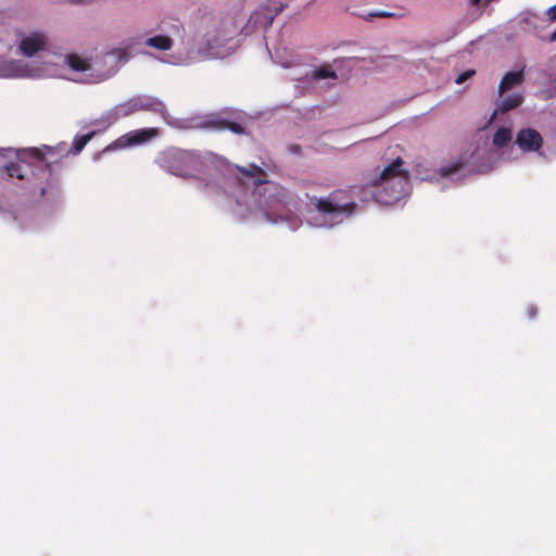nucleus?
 Returning <instances> with one entry per match:
<instances>
[{
  "instance_id": "1",
  "label": "nucleus",
  "mask_w": 556,
  "mask_h": 556,
  "mask_svg": "<svg viewBox=\"0 0 556 556\" xmlns=\"http://www.w3.org/2000/svg\"><path fill=\"white\" fill-rule=\"evenodd\" d=\"M159 166L176 176L189 177L200 165V156L194 151L169 148L160 153Z\"/></svg>"
},
{
  "instance_id": "2",
  "label": "nucleus",
  "mask_w": 556,
  "mask_h": 556,
  "mask_svg": "<svg viewBox=\"0 0 556 556\" xmlns=\"http://www.w3.org/2000/svg\"><path fill=\"white\" fill-rule=\"evenodd\" d=\"M315 207L324 216H330L336 223H341L344 217L354 214L357 204L354 201H345L344 191H333L327 198H315Z\"/></svg>"
},
{
  "instance_id": "3",
  "label": "nucleus",
  "mask_w": 556,
  "mask_h": 556,
  "mask_svg": "<svg viewBox=\"0 0 556 556\" xmlns=\"http://www.w3.org/2000/svg\"><path fill=\"white\" fill-rule=\"evenodd\" d=\"M138 111H149L156 113L164 118L167 115V110L164 102L151 96H139L118 106V112L123 116H127Z\"/></svg>"
},
{
  "instance_id": "4",
  "label": "nucleus",
  "mask_w": 556,
  "mask_h": 556,
  "mask_svg": "<svg viewBox=\"0 0 556 556\" xmlns=\"http://www.w3.org/2000/svg\"><path fill=\"white\" fill-rule=\"evenodd\" d=\"M402 165L403 160L396 157L391 164L386 166L378 176L372 177L370 184L372 186H380L397 179V182L403 187L407 184L408 173L402 168Z\"/></svg>"
},
{
  "instance_id": "5",
  "label": "nucleus",
  "mask_w": 556,
  "mask_h": 556,
  "mask_svg": "<svg viewBox=\"0 0 556 556\" xmlns=\"http://www.w3.org/2000/svg\"><path fill=\"white\" fill-rule=\"evenodd\" d=\"M159 136L157 128H141L129 131L116 140V144L121 148L134 147L146 143Z\"/></svg>"
},
{
  "instance_id": "6",
  "label": "nucleus",
  "mask_w": 556,
  "mask_h": 556,
  "mask_svg": "<svg viewBox=\"0 0 556 556\" xmlns=\"http://www.w3.org/2000/svg\"><path fill=\"white\" fill-rule=\"evenodd\" d=\"M515 143L523 152L538 151L543 146V138L538 130L523 128L517 134Z\"/></svg>"
},
{
  "instance_id": "7",
  "label": "nucleus",
  "mask_w": 556,
  "mask_h": 556,
  "mask_svg": "<svg viewBox=\"0 0 556 556\" xmlns=\"http://www.w3.org/2000/svg\"><path fill=\"white\" fill-rule=\"evenodd\" d=\"M47 42V36L43 33L36 31L24 37L20 42L18 49L23 55L30 58L43 50Z\"/></svg>"
},
{
  "instance_id": "8",
  "label": "nucleus",
  "mask_w": 556,
  "mask_h": 556,
  "mask_svg": "<svg viewBox=\"0 0 556 556\" xmlns=\"http://www.w3.org/2000/svg\"><path fill=\"white\" fill-rule=\"evenodd\" d=\"M204 125L205 127L214 130H230L236 135L245 134L244 127L240 123L231 121L219 114L208 116L204 122Z\"/></svg>"
},
{
  "instance_id": "9",
  "label": "nucleus",
  "mask_w": 556,
  "mask_h": 556,
  "mask_svg": "<svg viewBox=\"0 0 556 556\" xmlns=\"http://www.w3.org/2000/svg\"><path fill=\"white\" fill-rule=\"evenodd\" d=\"M522 80V71L508 72L507 74H505V76L502 78L500 83V93H504L505 91L511 89L513 87L520 85Z\"/></svg>"
},
{
  "instance_id": "10",
  "label": "nucleus",
  "mask_w": 556,
  "mask_h": 556,
  "mask_svg": "<svg viewBox=\"0 0 556 556\" xmlns=\"http://www.w3.org/2000/svg\"><path fill=\"white\" fill-rule=\"evenodd\" d=\"M237 169L244 176L256 177L254 181L256 185H263L267 182V179L265 178V170L257 165L251 164L249 167L237 166Z\"/></svg>"
},
{
  "instance_id": "11",
  "label": "nucleus",
  "mask_w": 556,
  "mask_h": 556,
  "mask_svg": "<svg viewBox=\"0 0 556 556\" xmlns=\"http://www.w3.org/2000/svg\"><path fill=\"white\" fill-rule=\"evenodd\" d=\"M25 178V170L23 166L18 163H10L4 166H0V178Z\"/></svg>"
},
{
  "instance_id": "12",
  "label": "nucleus",
  "mask_w": 556,
  "mask_h": 556,
  "mask_svg": "<svg viewBox=\"0 0 556 556\" xmlns=\"http://www.w3.org/2000/svg\"><path fill=\"white\" fill-rule=\"evenodd\" d=\"M146 46L160 51H167L173 47V40L165 35H157L146 40Z\"/></svg>"
},
{
  "instance_id": "13",
  "label": "nucleus",
  "mask_w": 556,
  "mask_h": 556,
  "mask_svg": "<svg viewBox=\"0 0 556 556\" xmlns=\"http://www.w3.org/2000/svg\"><path fill=\"white\" fill-rule=\"evenodd\" d=\"M523 98L519 93L510 94L504 98L498 104L496 112L506 113L521 105Z\"/></svg>"
},
{
  "instance_id": "14",
  "label": "nucleus",
  "mask_w": 556,
  "mask_h": 556,
  "mask_svg": "<svg viewBox=\"0 0 556 556\" xmlns=\"http://www.w3.org/2000/svg\"><path fill=\"white\" fill-rule=\"evenodd\" d=\"M205 43L208 51H213L219 47H224L228 41V36L224 31L217 30L216 35H211L206 33L204 35Z\"/></svg>"
},
{
  "instance_id": "15",
  "label": "nucleus",
  "mask_w": 556,
  "mask_h": 556,
  "mask_svg": "<svg viewBox=\"0 0 556 556\" xmlns=\"http://www.w3.org/2000/svg\"><path fill=\"white\" fill-rule=\"evenodd\" d=\"M67 65L75 72H86L90 68L89 60L84 59L75 53L66 55Z\"/></svg>"
},
{
  "instance_id": "16",
  "label": "nucleus",
  "mask_w": 556,
  "mask_h": 556,
  "mask_svg": "<svg viewBox=\"0 0 556 556\" xmlns=\"http://www.w3.org/2000/svg\"><path fill=\"white\" fill-rule=\"evenodd\" d=\"M511 140V131L508 128H498L493 136V144L497 148L507 146Z\"/></svg>"
},
{
  "instance_id": "17",
  "label": "nucleus",
  "mask_w": 556,
  "mask_h": 556,
  "mask_svg": "<svg viewBox=\"0 0 556 556\" xmlns=\"http://www.w3.org/2000/svg\"><path fill=\"white\" fill-rule=\"evenodd\" d=\"M94 134V131H91L80 137H76L73 141L72 148L70 149V153L74 155L80 153L86 144L92 139Z\"/></svg>"
},
{
  "instance_id": "18",
  "label": "nucleus",
  "mask_w": 556,
  "mask_h": 556,
  "mask_svg": "<svg viewBox=\"0 0 556 556\" xmlns=\"http://www.w3.org/2000/svg\"><path fill=\"white\" fill-rule=\"evenodd\" d=\"M313 78L314 79H327V78H337V74L334 71H331L329 68H326V67H320V68H317L316 71H314L313 73Z\"/></svg>"
},
{
  "instance_id": "19",
  "label": "nucleus",
  "mask_w": 556,
  "mask_h": 556,
  "mask_svg": "<svg viewBox=\"0 0 556 556\" xmlns=\"http://www.w3.org/2000/svg\"><path fill=\"white\" fill-rule=\"evenodd\" d=\"M462 168V165L458 163H454L452 165L445 166L441 168V174L443 176H451L456 174Z\"/></svg>"
},
{
  "instance_id": "20",
  "label": "nucleus",
  "mask_w": 556,
  "mask_h": 556,
  "mask_svg": "<svg viewBox=\"0 0 556 556\" xmlns=\"http://www.w3.org/2000/svg\"><path fill=\"white\" fill-rule=\"evenodd\" d=\"M395 14L393 12H389V11H376V12H370L368 14V16L366 17V20L370 21L372 17H394Z\"/></svg>"
},
{
  "instance_id": "21",
  "label": "nucleus",
  "mask_w": 556,
  "mask_h": 556,
  "mask_svg": "<svg viewBox=\"0 0 556 556\" xmlns=\"http://www.w3.org/2000/svg\"><path fill=\"white\" fill-rule=\"evenodd\" d=\"M473 74H475L473 70H467L456 77L455 83L457 85H460V84L465 83L467 79L471 78L473 76Z\"/></svg>"
},
{
  "instance_id": "22",
  "label": "nucleus",
  "mask_w": 556,
  "mask_h": 556,
  "mask_svg": "<svg viewBox=\"0 0 556 556\" xmlns=\"http://www.w3.org/2000/svg\"><path fill=\"white\" fill-rule=\"evenodd\" d=\"M539 314V309L535 305L531 304V305H528L527 309H526V315L529 319H534Z\"/></svg>"
},
{
  "instance_id": "23",
  "label": "nucleus",
  "mask_w": 556,
  "mask_h": 556,
  "mask_svg": "<svg viewBox=\"0 0 556 556\" xmlns=\"http://www.w3.org/2000/svg\"><path fill=\"white\" fill-rule=\"evenodd\" d=\"M285 7H286L285 4L280 3L278 7H275V8H274L275 13H274V14H271V15L269 16L268 25H270V24H271V22H273L274 17H275L279 12H281V11L285 9Z\"/></svg>"
},
{
  "instance_id": "24",
  "label": "nucleus",
  "mask_w": 556,
  "mask_h": 556,
  "mask_svg": "<svg viewBox=\"0 0 556 556\" xmlns=\"http://www.w3.org/2000/svg\"><path fill=\"white\" fill-rule=\"evenodd\" d=\"M548 18L554 21L556 20V4L551 7L547 11Z\"/></svg>"
},
{
  "instance_id": "25",
  "label": "nucleus",
  "mask_w": 556,
  "mask_h": 556,
  "mask_svg": "<svg viewBox=\"0 0 556 556\" xmlns=\"http://www.w3.org/2000/svg\"><path fill=\"white\" fill-rule=\"evenodd\" d=\"M68 1L72 2V3H81V4H84V3H89L92 0H68Z\"/></svg>"
},
{
  "instance_id": "26",
  "label": "nucleus",
  "mask_w": 556,
  "mask_h": 556,
  "mask_svg": "<svg viewBox=\"0 0 556 556\" xmlns=\"http://www.w3.org/2000/svg\"><path fill=\"white\" fill-rule=\"evenodd\" d=\"M551 40L556 41V30L551 35Z\"/></svg>"
},
{
  "instance_id": "27",
  "label": "nucleus",
  "mask_w": 556,
  "mask_h": 556,
  "mask_svg": "<svg viewBox=\"0 0 556 556\" xmlns=\"http://www.w3.org/2000/svg\"><path fill=\"white\" fill-rule=\"evenodd\" d=\"M480 0H472V3L478 4Z\"/></svg>"
}]
</instances>
